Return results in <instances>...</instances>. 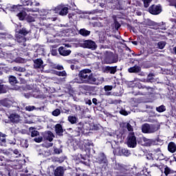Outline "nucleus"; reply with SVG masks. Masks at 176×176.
<instances>
[{"label":"nucleus","mask_w":176,"mask_h":176,"mask_svg":"<svg viewBox=\"0 0 176 176\" xmlns=\"http://www.w3.org/2000/svg\"><path fill=\"white\" fill-rule=\"evenodd\" d=\"M74 83L78 85H98L97 76L91 73L90 69H83L78 73V77L74 78Z\"/></svg>","instance_id":"nucleus-1"},{"label":"nucleus","mask_w":176,"mask_h":176,"mask_svg":"<svg viewBox=\"0 0 176 176\" xmlns=\"http://www.w3.org/2000/svg\"><path fill=\"white\" fill-rule=\"evenodd\" d=\"M36 32L34 29H29L28 28L23 27L20 29L15 30V41L17 42L20 46L25 47L27 46V35H30V38H36L35 34Z\"/></svg>","instance_id":"nucleus-2"},{"label":"nucleus","mask_w":176,"mask_h":176,"mask_svg":"<svg viewBox=\"0 0 176 176\" xmlns=\"http://www.w3.org/2000/svg\"><path fill=\"white\" fill-rule=\"evenodd\" d=\"M28 12H38V16H39L40 20H47V21H56V20H57V17H53V14H54V11L53 10L30 8L28 10Z\"/></svg>","instance_id":"nucleus-3"},{"label":"nucleus","mask_w":176,"mask_h":176,"mask_svg":"<svg viewBox=\"0 0 176 176\" xmlns=\"http://www.w3.org/2000/svg\"><path fill=\"white\" fill-rule=\"evenodd\" d=\"M91 130L90 124L85 122H80L76 124V127L74 129L75 137H80L82 134H85V131H89Z\"/></svg>","instance_id":"nucleus-4"},{"label":"nucleus","mask_w":176,"mask_h":176,"mask_svg":"<svg viewBox=\"0 0 176 176\" xmlns=\"http://www.w3.org/2000/svg\"><path fill=\"white\" fill-rule=\"evenodd\" d=\"M136 87H138V89L144 90V91H133L132 94H133V96H146V94H149V90H151V89H152L151 87H146L145 85H142V84H141L140 82L136 84Z\"/></svg>","instance_id":"nucleus-5"},{"label":"nucleus","mask_w":176,"mask_h":176,"mask_svg":"<svg viewBox=\"0 0 176 176\" xmlns=\"http://www.w3.org/2000/svg\"><path fill=\"white\" fill-rule=\"evenodd\" d=\"M159 127L155 124H144L142 126V131L144 134H152L156 133Z\"/></svg>","instance_id":"nucleus-6"},{"label":"nucleus","mask_w":176,"mask_h":176,"mask_svg":"<svg viewBox=\"0 0 176 176\" xmlns=\"http://www.w3.org/2000/svg\"><path fill=\"white\" fill-rule=\"evenodd\" d=\"M147 159H148V160H162L163 153H162V151H160V148H158L153 151V154H148L147 155Z\"/></svg>","instance_id":"nucleus-7"},{"label":"nucleus","mask_w":176,"mask_h":176,"mask_svg":"<svg viewBox=\"0 0 176 176\" xmlns=\"http://www.w3.org/2000/svg\"><path fill=\"white\" fill-rule=\"evenodd\" d=\"M126 144L129 148H135L137 146V138L134 132L129 133Z\"/></svg>","instance_id":"nucleus-8"},{"label":"nucleus","mask_w":176,"mask_h":176,"mask_svg":"<svg viewBox=\"0 0 176 176\" xmlns=\"http://www.w3.org/2000/svg\"><path fill=\"white\" fill-rule=\"evenodd\" d=\"M54 13H58L60 16H67L68 14V7L61 4L56 6L54 10Z\"/></svg>","instance_id":"nucleus-9"},{"label":"nucleus","mask_w":176,"mask_h":176,"mask_svg":"<svg viewBox=\"0 0 176 176\" xmlns=\"http://www.w3.org/2000/svg\"><path fill=\"white\" fill-rule=\"evenodd\" d=\"M113 154L117 156H126L131 155V152L127 148H117L113 151Z\"/></svg>","instance_id":"nucleus-10"},{"label":"nucleus","mask_w":176,"mask_h":176,"mask_svg":"<svg viewBox=\"0 0 176 176\" xmlns=\"http://www.w3.org/2000/svg\"><path fill=\"white\" fill-rule=\"evenodd\" d=\"M140 140H142L143 142H144V145L145 146H152V145H159V142H160L159 139H157V140L148 139L145 137H142Z\"/></svg>","instance_id":"nucleus-11"},{"label":"nucleus","mask_w":176,"mask_h":176,"mask_svg":"<svg viewBox=\"0 0 176 176\" xmlns=\"http://www.w3.org/2000/svg\"><path fill=\"white\" fill-rule=\"evenodd\" d=\"M148 12L151 14H160L162 13V6L160 5H152L148 8Z\"/></svg>","instance_id":"nucleus-12"},{"label":"nucleus","mask_w":176,"mask_h":176,"mask_svg":"<svg viewBox=\"0 0 176 176\" xmlns=\"http://www.w3.org/2000/svg\"><path fill=\"white\" fill-rule=\"evenodd\" d=\"M82 47L91 49V50H96L97 49V44L91 40H87L82 43Z\"/></svg>","instance_id":"nucleus-13"},{"label":"nucleus","mask_w":176,"mask_h":176,"mask_svg":"<svg viewBox=\"0 0 176 176\" xmlns=\"http://www.w3.org/2000/svg\"><path fill=\"white\" fill-rule=\"evenodd\" d=\"M118 60H119V58L118 55H116L113 53H111L106 58V63L115 64V63H116Z\"/></svg>","instance_id":"nucleus-14"},{"label":"nucleus","mask_w":176,"mask_h":176,"mask_svg":"<svg viewBox=\"0 0 176 176\" xmlns=\"http://www.w3.org/2000/svg\"><path fill=\"white\" fill-rule=\"evenodd\" d=\"M7 116L12 123H20V122H21V117L16 113H13L10 115L7 114Z\"/></svg>","instance_id":"nucleus-15"},{"label":"nucleus","mask_w":176,"mask_h":176,"mask_svg":"<svg viewBox=\"0 0 176 176\" xmlns=\"http://www.w3.org/2000/svg\"><path fill=\"white\" fill-rule=\"evenodd\" d=\"M96 163L99 164H108V160L104 153H100L98 157H96Z\"/></svg>","instance_id":"nucleus-16"},{"label":"nucleus","mask_w":176,"mask_h":176,"mask_svg":"<svg viewBox=\"0 0 176 176\" xmlns=\"http://www.w3.org/2000/svg\"><path fill=\"white\" fill-rule=\"evenodd\" d=\"M43 138L44 140H47V141H49L50 142H52L53 140L54 139V133H53L50 131H45L42 133Z\"/></svg>","instance_id":"nucleus-17"},{"label":"nucleus","mask_w":176,"mask_h":176,"mask_svg":"<svg viewBox=\"0 0 176 176\" xmlns=\"http://www.w3.org/2000/svg\"><path fill=\"white\" fill-rule=\"evenodd\" d=\"M104 72L106 74H111V75H115L118 72V66H106L104 68Z\"/></svg>","instance_id":"nucleus-18"},{"label":"nucleus","mask_w":176,"mask_h":176,"mask_svg":"<svg viewBox=\"0 0 176 176\" xmlns=\"http://www.w3.org/2000/svg\"><path fill=\"white\" fill-rule=\"evenodd\" d=\"M0 105L6 108H10L13 105V101L9 98H4L0 100Z\"/></svg>","instance_id":"nucleus-19"},{"label":"nucleus","mask_w":176,"mask_h":176,"mask_svg":"<svg viewBox=\"0 0 176 176\" xmlns=\"http://www.w3.org/2000/svg\"><path fill=\"white\" fill-rule=\"evenodd\" d=\"M58 52L60 56H63V57H67V56H69L72 51L71 50H67L65 47H60L58 48Z\"/></svg>","instance_id":"nucleus-20"},{"label":"nucleus","mask_w":176,"mask_h":176,"mask_svg":"<svg viewBox=\"0 0 176 176\" xmlns=\"http://www.w3.org/2000/svg\"><path fill=\"white\" fill-rule=\"evenodd\" d=\"M82 142L86 151H88V152H90V149L94 146V144L90 140L85 139Z\"/></svg>","instance_id":"nucleus-21"},{"label":"nucleus","mask_w":176,"mask_h":176,"mask_svg":"<svg viewBox=\"0 0 176 176\" xmlns=\"http://www.w3.org/2000/svg\"><path fill=\"white\" fill-rule=\"evenodd\" d=\"M43 60L41 58H37L34 60V68L36 69L44 68Z\"/></svg>","instance_id":"nucleus-22"},{"label":"nucleus","mask_w":176,"mask_h":176,"mask_svg":"<svg viewBox=\"0 0 176 176\" xmlns=\"http://www.w3.org/2000/svg\"><path fill=\"white\" fill-rule=\"evenodd\" d=\"M135 175H137V176H141V175L149 176V175H151V172L148 171V169L146 168H144L143 169H138V172H136L135 173Z\"/></svg>","instance_id":"nucleus-23"},{"label":"nucleus","mask_w":176,"mask_h":176,"mask_svg":"<svg viewBox=\"0 0 176 176\" xmlns=\"http://www.w3.org/2000/svg\"><path fill=\"white\" fill-rule=\"evenodd\" d=\"M141 66L135 65L133 67L129 68L128 72L130 74H139V72H141Z\"/></svg>","instance_id":"nucleus-24"},{"label":"nucleus","mask_w":176,"mask_h":176,"mask_svg":"<svg viewBox=\"0 0 176 176\" xmlns=\"http://www.w3.org/2000/svg\"><path fill=\"white\" fill-rule=\"evenodd\" d=\"M55 133L57 134V135H63L64 130L63 129V126L60 124H56L55 125Z\"/></svg>","instance_id":"nucleus-25"},{"label":"nucleus","mask_w":176,"mask_h":176,"mask_svg":"<svg viewBox=\"0 0 176 176\" xmlns=\"http://www.w3.org/2000/svg\"><path fill=\"white\" fill-rule=\"evenodd\" d=\"M67 120L71 124H76V123L79 122V118H78L76 116H69Z\"/></svg>","instance_id":"nucleus-26"},{"label":"nucleus","mask_w":176,"mask_h":176,"mask_svg":"<svg viewBox=\"0 0 176 176\" xmlns=\"http://www.w3.org/2000/svg\"><path fill=\"white\" fill-rule=\"evenodd\" d=\"M55 176H64V168L62 166L57 167L54 170Z\"/></svg>","instance_id":"nucleus-27"},{"label":"nucleus","mask_w":176,"mask_h":176,"mask_svg":"<svg viewBox=\"0 0 176 176\" xmlns=\"http://www.w3.org/2000/svg\"><path fill=\"white\" fill-rule=\"evenodd\" d=\"M164 173L166 176H168V175H173V174H175L176 171L171 169L170 167L166 166L165 168H164Z\"/></svg>","instance_id":"nucleus-28"},{"label":"nucleus","mask_w":176,"mask_h":176,"mask_svg":"<svg viewBox=\"0 0 176 176\" xmlns=\"http://www.w3.org/2000/svg\"><path fill=\"white\" fill-rule=\"evenodd\" d=\"M168 151L171 153H174L176 151V144L175 143L170 142L168 145Z\"/></svg>","instance_id":"nucleus-29"},{"label":"nucleus","mask_w":176,"mask_h":176,"mask_svg":"<svg viewBox=\"0 0 176 176\" xmlns=\"http://www.w3.org/2000/svg\"><path fill=\"white\" fill-rule=\"evenodd\" d=\"M135 124V122L134 121H129V122L126 123V128L127 129L128 131H131V133H133L134 128H133V125Z\"/></svg>","instance_id":"nucleus-30"},{"label":"nucleus","mask_w":176,"mask_h":176,"mask_svg":"<svg viewBox=\"0 0 176 176\" xmlns=\"http://www.w3.org/2000/svg\"><path fill=\"white\" fill-rule=\"evenodd\" d=\"M80 35H82V36H89L90 35L91 32L86 30L85 28L80 29L79 31Z\"/></svg>","instance_id":"nucleus-31"},{"label":"nucleus","mask_w":176,"mask_h":176,"mask_svg":"<svg viewBox=\"0 0 176 176\" xmlns=\"http://www.w3.org/2000/svg\"><path fill=\"white\" fill-rule=\"evenodd\" d=\"M20 5H17V6H12L11 7H8L7 9H8V10H10V12H20Z\"/></svg>","instance_id":"nucleus-32"},{"label":"nucleus","mask_w":176,"mask_h":176,"mask_svg":"<svg viewBox=\"0 0 176 176\" xmlns=\"http://www.w3.org/2000/svg\"><path fill=\"white\" fill-rule=\"evenodd\" d=\"M29 130H30V132L31 133V137L34 138V137H38V135H39V131L35 130V128L30 127Z\"/></svg>","instance_id":"nucleus-33"},{"label":"nucleus","mask_w":176,"mask_h":176,"mask_svg":"<svg viewBox=\"0 0 176 176\" xmlns=\"http://www.w3.org/2000/svg\"><path fill=\"white\" fill-rule=\"evenodd\" d=\"M6 135L2 134L0 132V145L1 146H5L6 145V139L5 138Z\"/></svg>","instance_id":"nucleus-34"},{"label":"nucleus","mask_w":176,"mask_h":176,"mask_svg":"<svg viewBox=\"0 0 176 176\" xmlns=\"http://www.w3.org/2000/svg\"><path fill=\"white\" fill-rule=\"evenodd\" d=\"M17 17H19V20L23 21L24 19H25V16H27V12L25 11H21L19 13L16 14Z\"/></svg>","instance_id":"nucleus-35"},{"label":"nucleus","mask_w":176,"mask_h":176,"mask_svg":"<svg viewBox=\"0 0 176 176\" xmlns=\"http://www.w3.org/2000/svg\"><path fill=\"white\" fill-rule=\"evenodd\" d=\"M8 91V87L0 82V94H4Z\"/></svg>","instance_id":"nucleus-36"},{"label":"nucleus","mask_w":176,"mask_h":176,"mask_svg":"<svg viewBox=\"0 0 176 176\" xmlns=\"http://www.w3.org/2000/svg\"><path fill=\"white\" fill-rule=\"evenodd\" d=\"M167 43H166V41H159L157 43V49H160L161 50H162V49L164 47H166V45Z\"/></svg>","instance_id":"nucleus-37"},{"label":"nucleus","mask_w":176,"mask_h":176,"mask_svg":"<svg viewBox=\"0 0 176 176\" xmlns=\"http://www.w3.org/2000/svg\"><path fill=\"white\" fill-rule=\"evenodd\" d=\"M36 52L41 56H45V48L43 47V45H40Z\"/></svg>","instance_id":"nucleus-38"},{"label":"nucleus","mask_w":176,"mask_h":176,"mask_svg":"<svg viewBox=\"0 0 176 176\" xmlns=\"http://www.w3.org/2000/svg\"><path fill=\"white\" fill-rule=\"evenodd\" d=\"M9 82L10 85H16L17 83V78L15 76H10L9 77Z\"/></svg>","instance_id":"nucleus-39"},{"label":"nucleus","mask_w":176,"mask_h":176,"mask_svg":"<svg viewBox=\"0 0 176 176\" xmlns=\"http://www.w3.org/2000/svg\"><path fill=\"white\" fill-rule=\"evenodd\" d=\"M14 71H16V72H25V68L21 67L20 66H15L13 67Z\"/></svg>","instance_id":"nucleus-40"},{"label":"nucleus","mask_w":176,"mask_h":176,"mask_svg":"<svg viewBox=\"0 0 176 176\" xmlns=\"http://www.w3.org/2000/svg\"><path fill=\"white\" fill-rule=\"evenodd\" d=\"M65 160V157H59L54 158L55 163H63Z\"/></svg>","instance_id":"nucleus-41"},{"label":"nucleus","mask_w":176,"mask_h":176,"mask_svg":"<svg viewBox=\"0 0 176 176\" xmlns=\"http://www.w3.org/2000/svg\"><path fill=\"white\" fill-rule=\"evenodd\" d=\"M21 146L23 148H28V141L27 140H21L20 143Z\"/></svg>","instance_id":"nucleus-42"},{"label":"nucleus","mask_w":176,"mask_h":176,"mask_svg":"<svg viewBox=\"0 0 176 176\" xmlns=\"http://www.w3.org/2000/svg\"><path fill=\"white\" fill-rule=\"evenodd\" d=\"M156 111L157 112H160V113L164 112L166 111V106L161 105L158 107H156Z\"/></svg>","instance_id":"nucleus-43"},{"label":"nucleus","mask_w":176,"mask_h":176,"mask_svg":"<svg viewBox=\"0 0 176 176\" xmlns=\"http://www.w3.org/2000/svg\"><path fill=\"white\" fill-rule=\"evenodd\" d=\"M61 113V110L59 109H56L54 111H52L53 116H59Z\"/></svg>","instance_id":"nucleus-44"},{"label":"nucleus","mask_w":176,"mask_h":176,"mask_svg":"<svg viewBox=\"0 0 176 176\" xmlns=\"http://www.w3.org/2000/svg\"><path fill=\"white\" fill-rule=\"evenodd\" d=\"M34 142H37L38 144H40V142H42L43 141V137L38 136V138H35L34 139Z\"/></svg>","instance_id":"nucleus-45"},{"label":"nucleus","mask_w":176,"mask_h":176,"mask_svg":"<svg viewBox=\"0 0 176 176\" xmlns=\"http://www.w3.org/2000/svg\"><path fill=\"white\" fill-rule=\"evenodd\" d=\"M113 27H114L115 30H116L118 31V30H119L120 28L121 25L117 21H115L114 23H113Z\"/></svg>","instance_id":"nucleus-46"},{"label":"nucleus","mask_w":176,"mask_h":176,"mask_svg":"<svg viewBox=\"0 0 176 176\" xmlns=\"http://www.w3.org/2000/svg\"><path fill=\"white\" fill-rule=\"evenodd\" d=\"M53 68L55 69H58L59 71H63V69H64V67L60 65H54Z\"/></svg>","instance_id":"nucleus-47"},{"label":"nucleus","mask_w":176,"mask_h":176,"mask_svg":"<svg viewBox=\"0 0 176 176\" xmlns=\"http://www.w3.org/2000/svg\"><path fill=\"white\" fill-rule=\"evenodd\" d=\"M58 76H67V72L65 71L56 72Z\"/></svg>","instance_id":"nucleus-48"},{"label":"nucleus","mask_w":176,"mask_h":176,"mask_svg":"<svg viewBox=\"0 0 176 176\" xmlns=\"http://www.w3.org/2000/svg\"><path fill=\"white\" fill-rule=\"evenodd\" d=\"M151 2L152 0H144V8H149V5Z\"/></svg>","instance_id":"nucleus-49"},{"label":"nucleus","mask_w":176,"mask_h":176,"mask_svg":"<svg viewBox=\"0 0 176 176\" xmlns=\"http://www.w3.org/2000/svg\"><path fill=\"white\" fill-rule=\"evenodd\" d=\"M120 113L121 115H123L124 116H127V115H129L130 113V111H126V110L124 109H121L120 111Z\"/></svg>","instance_id":"nucleus-50"},{"label":"nucleus","mask_w":176,"mask_h":176,"mask_svg":"<svg viewBox=\"0 0 176 176\" xmlns=\"http://www.w3.org/2000/svg\"><path fill=\"white\" fill-rule=\"evenodd\" d=\"M104 91H111L112 89H113V87L112 85H106L104 87Z\"/></svg>","instance_id":"nucleus-51"},{"label":"nucleus","mask_w":176,"mask_h":176,"mask_svg":"<svg viewBox=\"0 0 176 176\" xmlns=\"http://www.w3.org/2000/svg\"><path fill=\"white\" fill-rule=\"evenodd\" d=\"M35 109V106H26L25 110L31 112V111H34Z\"/></svg>","instance_id":"nucleus-52"},{"label":"nucleus","mask_w":176,"mask_h":176,"mask_svg":"<svg viewBox=\"0 0 176 176\" xmlns=\"http://www.w3.org/2000/svg\"><path fill=\"white\" fill-rule=\"evenodd\" d=\"M27 21L28 23H34V21H35V18H34L33 16H28L27 17Z\"/></svg>","instance_id":"nucleus-53"},{"label":"nucleus","mask_w":176,"mask_h":176,"mask_svg":"<svg viewBox=\"0 0 176 176\" xmlns=\"http://www.w3.org/2000/svg\"><path fill=\"white\" fill-rule=\"evenodd\" d=\"M54 153H56V155H60V153H61L63 152V150H61L60 148H55L54 149Z\"/></svg>","instance_id":"nucleus-54"},{"label":"nucleus","mask_w":176,"mask_h":176,"mask_svg":"<svg viewBox=\"0 0 176 176\" xmlns=\"http://www.w3.org/2000/svg\"><path fill=\"white\" fill-rule=\"evenodd\" d=\"M5 39H13V36L9 33L6 32Z\"/></svg>","instance_id":"nucleus-55"},{"label":"nucleus","mask_w":176,"mask_h":176,"mask_svg":"<svg viewBox=\"0 0 176 176\" xmlns=\"http://www.w3.org/2000/svg\"><path fill=\"white\" fill-rule=\"evenodd\" d=\"M13 153H14V155H16V157H18V156H21V153H20V151H19L18 149H14L12 151Z\"/></svg>","instance_id":"nucleus-56"},{"label":"nucleus","mask_w":176,"mask_h":176,"mask_svg":"<svg viewBox=\"0 0 176 176\" xmlns=\"http://www.w3.org/2000/svg\"><path fill=\"white\" fill-rule=\"evenodd\" d=\"M90 130H98L100 128L97 124H93V126L90 125Z\"/></svg>","instance_id":"nucleus-57"},{"label":"nucleus","mask_w":176,"mask_h":176,"mask_svg":"<svg viewBox=\"0 0 176 176\" xmlns=\"http://www.w3.org/2000/svg\"><path fill=\"white\" fill-rule=\"evenodd\" d=\"M69 64H78L79 63L78 60L76 59H72L68 61Z\"/></svg>","instance_id":"nucleus-58"},{"label":"nucleus","mask_w":176,"mask_h":176,"mask_svg":"<svg viewBox=\"0 0 176 176\" xmlns=\"http://www.w3.org/2000/svg\"><path fill=\"white\" fill-rule=\"evenodd\" d=\"M147 80L151 82V80H153V74H149L147 76Z\"/></svg>","instance_id":"nucleus-59"},{"label":"nucleus","mask_w":176,"mask_h":176,"mask_svg":"<svg viewBox=\"0 0 176 176\" xmlns=\"http://www.w3.org/2000/svg\"><path fill=\"white\" fill-rule=\"evenodd\" d=\"M92 102L94 104V105L97 106L98 104H100V102L97 100V98H93L92 99Z\"/></svg>","instance_id":"nucleus-60"},{"label":"nucleus","mask_w":176,"mask_h":176,"mask_svg":"<svg viewBox=\"0 0 176 176\" xmlns=\"http://www.w3.org/2000/svg\"><path fill=\"white\" fill-rule=\"evenodd\" d=\"M73 107L75 109V110L76 111V112H78V111H80V106L74 104Z\"/></svg>","instance_id":"nucleus-61"},{"label":"nucleus","mask_w":176,"mask_h":176,"mask_svg":"<svg viewBox=\"0 0 176 176\" xmlns=\"http://www.w3.org/2000/svg\"><path fill=\"white\" fill-rule=\"evenodd\" d=\"M71 21H78V15H76V14H74Z\"/></svg>","instance_id":"nucleus-62"},{"label":"nucleus","mask_w":176,"mask_h":176,"mask_svg":"<svg viewBox=\"0 0 176 176\" xmlns=\"http://www.w3.org/2000/svg\"><path fill=\"white\" fill-rule=\"evenodd\" d=\"M11 133H12V134L16 135V134H17V133H19V130H17L16 129H11Z\"/></svg>","instance_id":"nucleus-63"},{"label":"nucleus","mask_w":176,"mask_h":176,"mask_svg":"<svg viewBox=\"0 0 176 176\" xmlns=\"http://www.w3.org/2000/svg\"><path fill=\"white\" fill-rule=\"evenodd\" d=\"M24 97H25V98H30V97H31L32 95H31L30 93H26V94H23Z\"/></svg>","instance_id":"nucleus-64"}]
</instances>
